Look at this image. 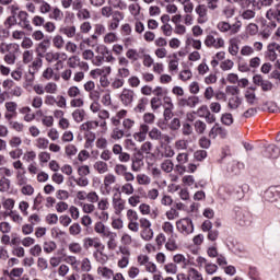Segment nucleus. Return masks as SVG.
<instances>
[{
  "label": "nucleus",
  "instance_id": "9d476101",
  "mask_svg": "<svg viewBox=\"0 0 280 280\" xmlns=\"http://www.w3.org/2000/svg\"><path fill=\"white\" fill-rule=\"evenodd\" d=\"M94 170L98 172V174H106L108 172V164L103 161H98L94 164Z\"/></svg>",
  "mask_w": 280,
  "mask_h": 280
},
{
  "label": "nucleus",
  "instance_id": "864d4df0",
  "mask_svg": "<svg viewBox=\"0 0 280 280\" xmlns=\"http://www.w3.org/2000/svg\"><path fill=\"white\" fill-rule=\"evenodd\" d=\"M104 43H117V35L115 33H107L104 37Z\"/></svg>",
  "mask_w": 280,
  "mask_h": 280
},
{
  "label": "nucleus",
  "instance_id": "6ab92c4d",
  "mask_svg": "<svg viewBox=\"0 0 280 280\" xmlns=\"http://www.w3.org/2000/svg\"><path fill=\"white\" fill-rule=\"evenodd\" d=\"M113 205H114V209H119L120 211H124L126 201H124V199H121V197L118 198H113Z\"/></svg>",
  "mask_w": 280,
  "mask_h": 280
},
{
  "label": "nucleus",
  "instance_id": "774afa93",
  "mask_svg": "<svg viewBox=\"0 0 280 280\" xmlns=\"http://www.w3.org/2000/svg\"><path fill=\"white\" fill-rule=\"evenodd\" d=\"M59 221H60V224H62V226H69V224H71V222H72V220L67 214L61 215L59 218Z\"/></svg>",
  "mask_w": 280,
  "mask_h": 280
},
{
  "label": "nucleus",
  "instance_id": "412c9836",
  "mask_svg": "<svg viewBox=\"0 0 280 280\" xmlns=\"http://www.w3.org/2000/svg\"><path fill=\"white\" fill-rule=\"evenodd\" d=\"M164 269L167 272V275H176L178 272V266H176V264L174 262L165 265Z\"/></svg>",
  "mask_w": 280,
  "mask_h": 280
},
{
  "label": "nucleus",
  "instance_id": "aec40b11",
  "mask_svg": "<svg viewBox=\"0 0 280 280\" xmlns=\"http://www.w3.org/2000/svg\"><path fill=\"white\" fill-rule=\"evenodd\" d=\"M209 113H211L209 110V107L207 105H202L201 107L198 108L197 112H192V115H198V117H205L206 118L207 115H209Z\"/></svg>",
  "mask_w": 280,
  "mask_h": 280
},
{
  "label": "nucleus",
  "instance_id": "4c0bfd02",
  "mask_svg": "<svg viewBox=\"0 0 280 280\" xmlns=\"http://www.w3.org/2000/svg\"><path fill=\"white\" fill-rule=\"evenodd\" d=\"M196 161L202 162L203 159H207L206 150H198L194 153Z\"/></svg>",
  "mask_w": 280,
  "mask_h": 280
},
{
  "label": "nucleus",
  "instance_id": "0eeeda50",
  "mask_svg": "<svg viewBox=\"0 0 280 280\" xmlns=\"http://www.w3.org/2000/svg\"><path fill=\"white\" fill-rule=\"evenodd\" d=\"M84 137H85V139H86V142H85V144H84V148H85L86 150H89V148H90L91 145H93V143L95 142V139H97V137L95 136V132H93V131H90V132L85 133Z\"/></svg>",
  "mask_w": 280,
  "mask_h": 280
},
{
  "label": "nucleus",
  "instance_id": "37998d69",
  "mask_svg": "<svg viewBox=\"0 0 280 280\" xmlns=\"http://www.w3.org/2000/svg\"><path fill=\"white\" fill-rule=\"evenodd\" d=\"M40 253H43V247H40L39 244H36L34 247H32L30 249V254L33 256V257H38L40 255Z\"/></svg>",
  "mask_w": 280,
  "mask_h": 280
},
{
  "label": "nucleus",
  "instance_id": "5fc2aeb1",
  "mask_svg": "<svg viewBox=\"0 0 280 280\" xmlns=\"http://www.w3.org/2000/svg\"><path fill=\"white\" fill-rule=\"evenodd\" d=\"M225 93H231L232 95H240V88L235 85H228L225 88Z\"/></svg>",
  "mask_w": 280,
  "mask_h": 280
},
{
  "label": "nucleus",
  "instance_id": "b1692460",
  "mask_svg": "<svg viewBox=\"0 0 280 280\" xmlns=\"http://www.w3.org/2000/svg\"><path fill=\"white\" fill-rule=\"evenodd\" d=\"M176 226H177V230L179 231V233H187V235H189V233H191L189 231V229L186 228L185 221H183V219H180L176 222Z\"/></svg>",
  "mask_w": 280,
  "mask_h": 280
},
{
  "label": "nucleus",
  "instance_id": "6e6d98bb",
  "mask_svg": "<svg viewBox=\"0 0 280 280\" xmlns=\"http://www.w3.org/2000/svg\"><path fill=\"white\" fill-rule=\"evenodd\" d=\"M182 221L184 222V225L186 226V229H189V232L192 233L194 232V221L189 218H184V219H182Z\"/></svg>",
  "mask_w": 280,
  "mask_h": 280
},
{
  "label": "nucleus",
  "instance_id": "1a4fd4ad",
  "mask_svg": "<svg viewBox=\"0 0 280 280\" xmlns=\"http://www.w3.org/2000/svg\"><path fill=\"white\" fill-rule=\"evenodd\" d=\"M240 51V46L237 45V39L232 38L230 39V47H229V52L231 56H237Z\"/></svg>",
  "mask_w": 280,
  "mask_h": 280
},
{
  "label": "nucleus",
  "instance_id": "a19ab883",
  "mask_svg": "<svg viewBox=\"0 0 280 280\" xmlns=\"http://www.w3.org/2000/svg\"><path fill=\"white\" fill-rule=\"evenodd\" d=\"M207 275H215L218 272V265L215 264H207L206 265Z\"/></svg>",
  "mask_w": 280,
  "mask_h": 280
},
{
  "label": "nucleus",
  "instance_id": "f257e3e1",
  "mask_svg": "<svg viewBox=\"0 0 280 280\" xmlns=\"http://www.w3.org/2000/svg\"><path fill=\"white\" fill-rule=\"evenodd\" d=\"M264 199L267 202H277L280 200V185L270 186L264 194Z\"/></svg>",
  "mask_w": 280,
  "mask_h": 280
},
{
  "label": "nucleus",
  "instance_id": "2f4dec72",
  "mask_svg": "<svg viewBox=\"0 0 280 280\" xmlns=\"http://www.w3.org/2000/svg\"><path fill=\"white\" fill-rule=\"evenodd\" d=\"M60 32H63L68 38H73L75 36V26L60 28Z\"/></svg>",
  "mask_w": 280,
  "mask_h": 280
},
{
  "label": "nucleus",
  "instance_id": "9b49d317",
  "mask_svg": "<svg viewBox=\"0 0 280 280\" xmlns=\"http://www.w3.org/2000/svg\"><path fill=\"white\" fill-rule=\"evenodd\" d=\"M275 45H277V43L273 42L267 46V49L269 51V60L271 62H275V60H277V51L275 50Z\"/></svg>",
  "mask_w": 280,
  "mask_h": 280
},
{
  "label": "nucleus",
  "instance_id": "4468645a",
  "mask_svg": "<svg viewBox=\"0 0 280 280\" xmlns=\"http://www.w3.org/2000/svg\"><path fill=\"white\" fill-rule=\"evenodd\" d=\"M221 122H222L224 126H232V124H233V114H231V113L222 114V116H221Z\"/></svg>",
  "mask_w": 280,
  "mask_h": 280
},
{
  "label": "nucleus",
  "instance_id": "ea45409f",
  "mask_svg": "<svg viewBox=\"0 0 280 280\" xmlns=\"http://www.w3.org/2000/svg\"><path fill=\"white\" fill-rule=\"evenodd\" d=\"M69 250L70 253L74 254L82 253V246L80 245V243H71L69 245Z\"/></svg>",
  "mask_w": 280,
  "mask_h": 280
},
{
  "label": "nucleus",
  "instance_id": "bb28decb",
  "mask_svg": "<svg viewBox=\"0 0 280 280\" xmlns=\"http://www.w3.org/2000/svg\"><path fill=\"white\" fill-rule=\"evenodd\" d=\"M80 207H83V213H93L95 211V206L93 203L80 202Z\"/></svg>",
  "mask_w": 280,
  "mask_h": 280
},
{
  "label": "nucleus",
  "instance_id": "79ce46f5",
  "mask_svg": "<svg viewBox=\"0 0 280 280\" xmlns=\"http://www.w3.org/2000/svg\"><path fill=\"white\" fill-rule=\"evenodd\" d=\"M79 176H89L91 174V168L89 165H83L78 168Z\"/></svg>",
  "mask_w": 280,
  "mask_h": 280
},
{
  "label": "nucleus",
  "instance_id": "c03bdc74",
  "mask_svg": "<svg viewBox=\"0 0 280 280\" xmlns=\"http://www.w3.org/2000/svg\"><path fill=\"white\" fill-rule=\"evenodd\" d=\"M91 260H89V258H84L82 260V266H81V270L83 272H91Z\"/></svg>",
  "mask_w": 280,
  "mask_h": 280
},
{
  "label": "nucleus",
  "instance_id": "4d7b16f0",
  "mask_svg": "<svg viewBox=\"0 0 280 280\" xmlns=\"http://www.w3.org/2000/svg\"><path fill=\"white\" fill-rule=\"evenodd\" d=\"M4 25L8 26V30H10L12 26L16 25V18L10 15L4 21Z\"/></svg>",
  "mask_w": 280,
  "mask_h": 280
},
{
  "label": "nucleus",
  "instance_id": "e2e57ef3",
  "mask_svg": "<svg viewBox=\"0 0 280 280\" xmlns=\"http://www.w3.org/2000/svg\"><path fill=\"white\" fill-rule=\"evenodd\" d=\"M22 194L24 196H32L34 194V187L32 185H25L22 187Z\"/></svg>",
  "mask_w": 280,
  "mask_h": 280
},
{
  "label": "nucleus",
  "instance_id": "ddd939ff",
  "mask_svg": "<svg viewBox=\"0 0 280 280\" xmlns=\"http://www.w3.org/2000/svg\"><path fill=\"white\" fill-rule=\"evenodd\" d=\"M141 237H142V240H144V242H150V240H152V237H154V231L150 228L144 229L141 232Z\"/></svg>",
  "mask_w": 280,
  "mask_h": 280
},
{
  "label": "nucleus",
  "instance_id": "680f3d73",
  "mask_svg": "<svg viewBox=\"0 0 280 280\" xmlns=\"http://www.w3.org/2000/svg\"><path fill=\"white\" fill-rule=\"evenodd\" d=\"M69 97H78L80 95V89L78 86H71L68 90Z\"/></svg>",
  "mask_w": 280,
  "mask_h": 280
},
{
  "label": "nucleus",
  "instance_id": "c9c22d12",
  "mask_svg": "<svg viewBox=\"0 0 280 280\" xmlns=\"http://www.w3.org/2000/svg\"><path fill=\"white\" fill-rule=\"evenodd\" d=\"M217 27L220 32H229L233 26L229 22H220Z\"/></svg>",
  "mask_w": 280,
  "mask_h": 280
},
{
  "label": "nucleus",
  "instance_id": "f704fd0d",
  "mask_svg": "<svg viewBox=\"0 0 280 280\" xmlns=\"http://www.w3.org/2000/svg\"><path fill=\"white\" fill-rule=\"evenodd\" d=\"M188 273L192 275V276H191V279H194V280H203L202 273H199V272L197 271V269L194 268V267H190V268L188 269Z\"/></svg>",
  "mask_w": 280,
  "mask_h": 280
},
{
  "label": "nucleus",
  "instance_id": "8fccbe9b",
  "mask_svg": "<svg viewBox=\"0 0 280 280\" xmlns=\"http://www.w3.org/2000/svg\"><path fill=\"white\" fill-rule=\"evenodd\" d=\"M95 51L96 54H101L103 57L110 54V50H108V47L105 45L97 46Z\"/></svg>",
  "mask_w": 280,
  "mask_h": 280
},
{
  "label": "nucleus",
  "instance_id": "cd10ccee",
  "mask_svg": "<svg viewBox=\"0 0 280 280\" xmlns=\"http://www.w3.org/2000/svg\"><path fill=\"white\" fill-rule=\"evenodd\" d=\"M195 12L198 14L199 19H205V15L207 14V8L205 4H199L196 7Z\"/></svg>",
  "mask_w": 280,
  "mask_h": 280
},
{
  "label": "nucleus",
  "instance_id": "7c9ffc66",
  "mask_svg": "<svg viewBox=\"0 0 280 280\" xmlns=\"http://www.w3.org/2000/svg\"><path fill=\"white\" fill-rule=\"evenodd\" d=\"M37 143V148H39V150H47L49 147V140L46 138H38Z\"/></svg>",
  "mask_w": 280,
  "mask_h": 280
},
{
  "label": "nucleus",
  "instance_id": "3c124183",
  "mask_svg": "<svg viewBox=\"0 0 280 280\" xmlns=\"http://www.w3.org/2000/svg\"><path fill=\"white\" fill-rule=\"evenodd\" d=\"M215 43H217V40L213 35H208L205 39L206 47H214Z\"/></svg>",
  "mask_w": 280,
  "mask_h": 280
},
{
  "label": "nucleus",
  "instance_id": "c756f323",
  "mask_svg": "<svg viewBox=\"0 0 280 280\" xmlns=\"http://www.w3.org/2000/svg\"><path fill=\"white\" fill-rule=\"evenodd\" d=\"M52 43L57 49H62V46L65 45V39L62 36L57 35L54 37Z\"/></svg>",
  "mask_w": 280,
  "mask_h": 280
},
{
  "label": "nucleus",
  "instance_id": "473e14b6",
  "mask_svg": "<svg viewBox=\"0 0 280 280\" xmlns=\"http://www.w3.org/2000/svg\"><path fill=\"white\" fill-rule=\"evenodd\" d=\"M66 154L67 156H75L78 154V148L73 144H68L66 147Z\"/></svg>",
  "mask_w": 280,
  "mask_h": 280
},
{
  "label": "nucleus",
  "instance_id": "5701e85b",
  "mask_svg": "<svg viewBox=\"0 0 280 280\" xmlns=\"http://www.w3.org/2000/svg\"><path fill=\"white\" fill-rule=\"evenodd\" d=\"M14 205H16V201L12 198H8L2 202V207L3 209H7V211H12V209H14Z\"/></svg>",
  "mask_w": 280,
  "mask_h": 280
},
{
  "label": "nucleus",
  "instance_id": "49530a36",
  "mask_svg": "<svg viewBox=\"0 0 280 280\" xmlns=\"http://www.w3.org/2000/svg\"><path fill=\"white\" fill-rule=\"evenodd\" d=\"M47 62H54V60H60V52H47L46 54Z\"/></svg>",
  "mask_w": 280,
  "mask_h": 280
},
{
  "label": "nucleus",
  "instance_id": "6e6552de",
  "mask_svg": "<svg viewBox=\"0 0 280 280\" xmlns=\"http://www.w3.org/2000/svg\"><path fill=\"white\" fill-rule=\"evenodd\" d=\"M85 115H86V112L84 109H75L72 113V117L77 124H80V121H84Z\"/></svg>",
  "mask_w": 280,
  "mask_h": 280
},
{
  "label": "nucleus",
  "instance_id": "dca6fc26",
  "mask_svg": "<svg viewBox=\"0 0 280 280\" xmlns=\"http://www.w3.org/2000/svg\"><path fill=\"white\" fill-rule=\"evenodd\" d=\"M161 168L163 170V172H166V174H170V172L174 170V162H172V160H165L161 164Z\"/></svg>",
  "mask_w": 280,
  "mask_h": 280
},
{
  "label": "nucleus",
  "instance_id": "f8f14e48",
  "mask_svg": "<svg viewBox=\"0 0 280 280\" xmlns=\"http://www.w3.org/2000/svg\"><path fill=\"white\" fill-rule=\"evenodd\" d=\"M11 182L5 176H2L0 179V191L3 194L10 189Z\"/></svg>",
  "mask_w": 280,
  "mask_h": 280
},
{
  "label": "nucleus",
  "instance_id": "0e129e2a",
  "mask_svg": "<svg viewBox=\"0 0 280 280\" xmlns=\"http://www.w3.org/2000/svg\"><path fill=\"white\" fill-rule=\"evenodd\" d=\"M260 86H261V90H262L264 92H268V91H270L275 85L272 84V82H270V81H268V80H265V81H262V83L260 84Z\"/></svg>",
  "mask_w": 280,
  "mask_h": 280
},
{
  "label": "nucleus",
  "instance_id": "09e8293b",
  "mask_svg": "<svg viewBox=\"0 0 280 280\" xmlns=\"http://www.w3.org/2000/svg\"><path fill=\"white\" fill-rule=\"evenodd\" d=\"M46 222L48 224H58V214L56 213H49L47 217H46Z\"/></svg>",
  "mask_w": 280,
  "mask_h": 280
},
{
  "label": "nucleus",
  "instance_id": "f03ea898",
  "mask_svg": "<svg viewBox=\"0 0 280 280\" xmlns=\"http://www.w3.org/2000/svg\"><path fill=\"white\" fill-rule=\"evenodd\" d=\"M235 213V220L240 226H248L250 224V214L242 211V208H236Z\"/></svg>",
  "mask_w": 280,
  "mask_h": 280
},
{
  "label": "nucleus",
  "instance_id": "72a5a7b5",
  "mask_svg": "<svg viewBox=\"0 0 280 280\" xmlns=\"http://www.w3.org/2000/svg\"><path fill=\"white\" fill-rule=\"evenodd\" d=\"M121 191L127 196H131V194H135V187H132V184L127 183L121 187Z\"/></svg>",
  "mask_w": 280,
  "mask_h": 280
},
{
  "label": "nucleus",
  "instance_id": "338daca9",
  "mask_svg": "<svg viewBox=\"0 0 280 280\" xmlns=\"http://www.w3.org/2000/svg\"><path fill=\"white\" fill-rule=\"evenodd\" d=\"M149 137L150 139H155L159 140L161 137V131L158 128H153L150 132H149Z\"/></svg>",
  "mask_w": 280,
  "mask_h": 280
},
{
  "label": "nucleus",
  "instance_id": "423d86ee",
  "mask_svg": "<svg viewBox=\"0 0 280 280\" xmlns=\"http://www.w3.org/2000/svg\"><path fill=\"white\" fill-rule=\"evenodd\" d=\"M242 102H243V100L240 96L231 97L229 100L228 106L232 110H235V109L240 108V106H242Z\"/></svg>",
  "mask_w": 280,
  "mask_h": 280
},
{
  "label": "nucleus",
  "instance_id": "e433bc0d",
  "mask_svg": "<svg viewBox=\"0 0 280 280\" xmlns=\"http://www.w3.org/2000/svg\"><path fill=\"white\" fill-rule=\"evenodd\" d=\"M245 100H247V103L250 106H253V104H255V100H257V95L255 94V92L250 93V92L246 91Z\"/></svg>",
  "mask_w": 280,
  "mask_h": 280
},
{
  "label": "nucleus",
  "instance_id": "58836bf2",
  "mask_svg": "<svg viewBox=\"0 0 280 280\" xmlns=\"http://www.w3.org/2000/svg\"><path fill=\"white\" fill-rule=\"evenodd\" d=\"M155 119H156V116L153 113H145L143 115L144 124H154Z\"/></svg>",
  "mask_w": 280,
  "mask_h": 280
},
{
  "label": "nucleus",
  "instance_id": "c85d7f7f",
  "mask_svg": "<svg viewBox=\"0 0 280 280\" xmlns=\"http://www.w3.org/2000/svg\"><path fill=\"white\" fill-rule=\"evenodd\" d=\"M70 235H80L82 233V228L80 226V223H74L69 228Z\"/></svg>",
  "mask_w": 280,
  "mask_h": 280
},
{
  "label": "nucleus",
  "instance_id": "13d9d810",
  "mask_svg": "<svg viewBox=\"0 0 280 280\" xmlns=\"http://www.w3.org/2000/svg\"><path fill=\"white\" fill-rule=\"evenodd\" d=\"M58 90V85L56 83L49 82L45 86L46 93H56Z\"/></svg>",
  "mask_w": 280,
  "mask_h": 280
},
{
  "label": "nucleus",
  "instance_id": "393cba45",
  "mask_svg": "<svg viewBox=\"0 0 280 280\" xmlns=\"http://www.w3.org/2000/svg\"><path fill=\"white\" fill-rule=\"evenodd\" d=\"M182 3L184 5V12H186V14H191L194 12V2H191L190 0H184Z\"/></svg>",
  "mask_w": 280,
  "mask_h": 280
},
{
  "label": "nucleus",
  "instance_id": "2eb2a0df",
  "mask_svg": "<svg viewBox=\"0 0 280 280\" xmlns=\"http://www.w3.org/2000/svg\"><path fill=\"white\" fill-rule=\"evenodd\" d=\"M195 130L198 135H205V130H207V124L202 120H197L195 122Z\"/></svg>",
  "mask_w": 280,
  "mask_h": 280
},
{
  "label": "nucleus",
  "instance_id": "a18cd8bd",
  "mask_svg": "<svg viewBox=\"0 0 280 280\" xmlns=\"http://www.w3.org/2000/svg\"><path fill=\"white\" fill-rule=\"evenodd\" d=\"M145 104H148V98L142 97L139 101V104L137 105V107L135 108V110H139L140 113L145 112Z\"/></svg>",
  "mask_w": 280,
  "mask_h": 280
},
{
  "label": "nucleus",
  "instance_id": "f3484780",
  "mask_svg": "<svg viewBox=\"0 0 280 280\" xmlns=\"http://www.w3.org/2000/svg\"><path fill=\"white\" fill-rule=\"evenodd\" d=\"M173 60L168 63L170 71H178V55L176 52L173 54Z\"/></svg>",
  "mask_w": 280,
  "mask_h": 280
},
{
  "label": "nucleus",
  "instance_id": "bf43d9fd",
  "mask_svg": "<svg viewBox=\"0 0 280 280\" xmlns=\"http://www.w3.org/2000/svg\"><path fill=\"white\" fill-rule=\"evenodd\" d=\"M61 139L65 143H71V141H73V132L72 131H65Z\"/></svg>",
  "mask_w": 280,
  "mask_h": 280
},
{
  "label": "nucleus",
  "instance_id": "603ef678",
  "mask_svg": "<svg viewBox=\"0 0 280 280\" xmlns=\"http://www.w3.org/2000/svg\"><path fill=\"white\" fill-rule=\"evenodd\" d=\"M113 183H115V175H113V174L106 175L105 179H104V185H105L106 189H108V187H110V185H113Z\"/></svg>",
  "mask_w": 280,
  "mask_h": 280
},
{
  "label": "nucleus",
  "instance_id": "7ed1b4c3",
  "mask_svg": "<svg viewBox=\"0 0 280 280\" xmlns=\"http://www.w3.org/2000/svg\"><path fill=\"white\" fill-rule=\"evenodd\" d=\"M262 154L266 159H279L280 149L276 144H269L265 148Z\"/></svg>",
  "mask_w": 280,
  "mask_h": 280
},
{
  "label": "nucleus",
  "instance_id": "39448f33",
  "mask_svg": "<svg viewBox=\"0 0 280 280\" xmlns=\"http://www.w3.org/2000/svg\"><path fill=\"white\" fill-rule=\"evenodd\" d=\"M260 110H267L268 113H279V106H277V103L268 101L265 104H262Z\"/></svg>",
  "mask_w": 280,
  "mask_h": 280
},
{
  "label": "nucleus",
  "instance_id": "a878e982",
  "mask_svg": "<svg viewBox=\"0 0 280 280\" xmlns=\"http://www.w3.org/2000/svg\"><path fill=\"white\" fill-rule=\"evenodd\" d=\"M234 65L235 63L233 62V60L228 59V60L222 61L220 67H221L222 71H231V69H233Z\"/></svg>",
  "mask_w": 280,
  "mask_h": 280
},
{
  "label": "nucleus",
  "instance_id": "69168bd1",
  "mask_svg": "<svg viewBox=\"0 0 280 280\" xmlns=\"http://www.w3.org/2000/svg\"><path fill=\"white\" fill-rule=\"evenodd\" d=\"M161 30L165 36H172V25L170 23L162 25Z\"/></svg>",
  "mask_w": 280,
  "mask_h": 280
},
{
  "label": "nucleus",
  "instance_id": "de8ad7c7",
  "mask_svg": "<svg viewBox=\"0 0 280 280\" xmlns=\"http://www.w3.org/2000/svg\"><path fill=\"white\" fill-rule=\"evenodd\" d=\"M56 209L58 213H65V211L69 209V205L65 201H60L57 203Z\"/></svg>",
  "mask_w": 280,
  "mask_h": 280
},
{
  "label": "nucleus",
  "instance_id": "a211bd4d",
  "mask_svg": "<svg viewBox=\"0 0 280 280\" xmlns=\"http://www.w3.org/2000/svg\"><path fill=\"white\" fill-rule=\"evenodd\" d=\"M56 248H58V245H56V242L50 241L49 243L45 242L44 243V253H54V250H56Z\"/></svg>",
  "mask_w": 280,
  "mask_h": 280
},
{
  "label": "nucleus",
  "instance_id": "4be33fe9",
  "mask_svg": "<svg viewBox=\"0 0 280 280\" xmlns=\"http://www.w3.org/2000/svg\"><path fill=\"white\" fill-rule=\"evenodd\" d=\"M199 145L200 148H202L203 150H209V148H211V139L207 138V137H201L199 139Z\"/></svg>",
  "mask_w": 280,
  "mask_h": 280
},
{
  "label": "nucleus",
  "instance_id": "20e7f679",
  "mask_svg": "<svg viewBox=\"0 0 280 280\" xmlns=\"http://www.w3.org/2000/svg\"><path fill=\"white\" fill-rule=\"evenodd\" d=\"M120 100L125 106H128V104H132V100H135V91L124 89L120 95Z\"/></svg>",
  "mask_w": 280,
  "mask_h": 280
},
{
  "label": "nucleus",
  "instance_id": "052dcab7",
  "mask_svg": "<svg viewBox=\"0 0 280 280\" xmlns=\"http://www.w3.org/2000/svg\"><path fill=\"white\" fill-rule=\"evenodd\" d=\"M137 180L139 185H150V177L145 175H137Z\"/></svg>",
  "mask_w": 280,
  "mask_h": 280
}]
</instances>
